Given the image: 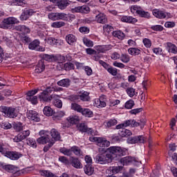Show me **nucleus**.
<instances>
[{"label": "nucleus", "instance_id": "1", "mask_svg": "<svg viewBox=\"0 0 177 177\" xmlns=\"http://www.w3.org/2000/svg\"><path fill=\"white\" fill-rule=\"evenodd\" d=\"M0 112L3 113L4 117L7 118H16L19 115V108L1 106Z\"/></svg>", "mask_w": 177, "mask_h": 177}, {"label": "nucleus", "instance_id": "2", "mask_svg": "<svg viewBox=\"0 0 177 177\" xmlns=\"http://www.w3.org/2000/svg\"><path fill=\"white\" fill-rule=\"evenodd\" d=\"M108 154H111L112 156V160L113 158H117V157H121L124 156L125 153V148H121V147H110L107 149Z\"/></svg>", "mask_w": 177, "mask_h": 177}, {"label": "nucleus", "instance_id": "3", "mask_svg": "<svg viewBox=\"0 0 177 177\" xmlns=\"http://www.w3.org/2000/svg\"><path fill=\"white\" fill-rule=\"evenodd\" d=\"M130 10L131 13L138 15L140 17H144L145 19H149L150 17V13L145 11L142 7L138 5L131 6Z\"/></svg>", "mask_w": 177, "mask_h": 177}, {"label": "nucleus", "instance_id": "4", "mask_svg": "<svg viewBox=\"0 0 177 177\" xmlns=\"http://www.w3.org/2000/svg\"><path fill=\"white\" fill-rule=\"evenodd\" d=\"M50 88H47L39 95L40 102H50L53 99H56L57 95L53 94L50 95Z\"/></svg>", "mask_w": 177, "mask_h": 177}, {"label": "nucleus", "instance_id": "5", "mask_svg": "<svg viewBox=\"0 0 177 177\" xmlns=\"http://www.w3.org/2000/svg\"><path fill=\"white\" fill-rule=\"evenodd\" d=\"M95 161L97 164H109L113 161V156L111 154H98L95 158Z\"/></svg>", "mask_w": 177, "mask_h": 177}, {"label": "nucleus", "instance_id": "6", "mask_svg": "<svg viewBox=\"0 0 177 177\" xmlns=\"http://www.w3.org/2000/svg\"><path fill=\"white\" fill-rule=\"evenodd\" d=\"M39 133L40 137L37 139V143L39 145H46V143H50V138H49V131L41 130Z\"/></svg>", "mask_w": 177, "mask_h": 177}, {"label": "nucleus", "instance_id": "7", "mask_svg": "<svg viewBox=\"0 0 177 177\" xmlns=\"http://www.w3.org/2000/svg\"><path fill=\"white\" fill-rule=\"evenodd\" d=\"M89 139L91 142H95L97 146L100 147H109L110 146V141L106 140V138L91 136Z\"/></svg>", "mask_w": 177, "mask_h": 177}, {"label": "nucleus", "instance_id": "8", "mask_svg": "<svg viewBox=\"0 0 177 177\" xmlns=\"http://www.w3.org/2000/svg\"><path fill=\"white\" fill-rule=\"evenodd\" d=\"M120 162L122 165H130V164H133L134 165H139V159L132 157L127 156L120 159Z\"/></svg>", "mask_w": 177, "mask_h": 177}, {"label": "nucleus", "instance_id": "9", "mask_svg": "<svg viewBox=\"0 0 177 177\" xmlns=\"http://www.w3.org/2000/svg\"><path fill=\"white\" fill-rule=\"evenodd\" d=\"M152 13L157 19H172V15L169 12H165L161 10L154 9Z\"/></svg>", "mask_w": 177, "mask_h": 177}, {"label": "nucleus", "instance_id": "10", "mask_svg": "<svg viewBox=\"0 0 177 177\" xmlns=\"http://www.w3.org/2000/svg\"><path fill=\"white\" fill-rule=\"evenodd\" d=\"M94 107L97 109H103L107 106L106 104V95H101L100 98H95L93 100Z\"/></svg>", "mask_w": 177, "mask_h": 177}, {"label": "nucleus", "instance_id": "11", "mask_svg": "<svg viewBox=\"0 0 177 177\" xmlns=\"http://www.w3.org/2000/svg\"><path fill=\"white\" fill-rule=\"evenodd\" d=\"M127 127H139L138 122H136L135 120H127L123 123L116 126V129H121V128H127Z\"/></svg>", "mask_w": 177, "mask_h": 177}, {"label": "nucleus", "instance_id": "12", "mask_svg": "<svg viewBox=\"0 0 177 177\" xmlns=\"http://www.w3.org/2000/svg\"><path fill=\"white\" fill-rule=\"evenodd\" d=\"M19 19L13 17L6 18L3 20V28H8L12 24H19Z\"/></svg>", "mask_w": 177, "mask_h": 177}, {"label": "nucleus", "instance_id": "13", "mask_svg": "<svg viewBox=\"0 0 177 177\" xmlns=\"http://www.w3.org/2000/svg\"><path fill=\"white\" fill-rule=\"evenodd\" d=\"M3 155L5 156V157L10 158V160H19V158L23 156L21 153L17 151H5V153Z\"/></svg>", "mask_w": 177, "mask_h": 177}, {"label": "nucleus", "instance_id": "14", "mask_svg": "<svg viewBox=\"0 0 177 177\" xmlns=\"http://www.w3.org/2000/svg\"><path fill=\"white\" fill-rule=\"evenodd\" d=\"M73 12L75 13H83L84 15H88L91 12V8L88 6H77L73 9Z\"/></svg>", "mask_w": 177, "mask_h": 177}, {"label": "nucleus", "instance_id": "15", "mask_svg": "<svg viewBox=\"0 0 177 177\" xmlns=\"http://www.w3.org/2000/svg\"><path fill=\"white\" fill-rule=\"evenodd\" d=\"M27 118L28 120H30V121H35V122H39V121H41L38 113L35 111H29L27 113Z\"/></svg>", "mask_w": 177, "mask_h": 177}, {"label": "nucleus", "instance_id": "16", "mask_svg": "<svg viewBox=\"0 0 177 177\" xmlns=\"http://www.w3.org/2000/svg\"><path fill=\"white\" fill-rule=\"evenodd\" d=\"M34 13H35V12L32 9L24 10L20 16V20H21V21L28 20V17H30V16H32Z\"/></svg>", "mask_w": 177, "mask_h": 177}, {"label": "nucleus", "instance_id": "17", "mask_svg": "<svg viewBox=\"0 0 177 177\" xmlns=\"http://www.w3.org/2000/svg\"><path fill=\"white\" fill-rule=\"evenodd\" d=\"M128 143L133 145L135 143H145V137L142 136H139L133 138H130L128 139Z\"/></svg>", "mask_w": 177, "mask_h": 177}, {"label": "nucleus", "instance_id": "18", "mask_svg": "<svg viewBox=\"0 0 177 177\" xmlns=\"http://www.w3.org/2000/svg\"><path fill=\"white\" fill-rule=\"evenodd\" d=\"M122 171V166H114V167H110L106 170V174H110L111 175L112 174H120V171Z\"/></svg>", "mask_w": 177, "mask_h": 177}, {"label": "nucleus", "instance_id": "19", "mask_svg": "<svg viewBox=\"0 0 177 177\" xmlns=\"http://www.w3.org/2000/svg\"><path fill=\"white\" fill-rule=\"evenodd\" d=\"M95 21H97V23H100V24H105L107 21V17H106V15L100 12L97 14V15H95Z\"/></svg>", "mask_w": 177, "mask_h": 177}, {"label": "nucleus", "instance_id": "20", "mask_svg": "<svg viewBox=\"0 0 177 177\" xmlns=\"http://www.w3.org/2000/svg\"><path fill=\"white\" fill-rule=\"evenodd\" d=\"M50 136L52 137V139H50V140H53L54 144L58 140H60V133H59V131L55 129H53L50 131Z\"/></svg>", "mask_w": 177, "mask_h": 177}, {"label": "nucleus", "instance_id": "21", "mask_svg": "<svg viewBox=\"0 0 177 177\" xmlns=\"http://www.w3.org/2000/svg\"><path fill=\"white\" fill-rule=\"evenodd\" d=\"M71 165L74 168H77V169H81V168H82L83 166L80 159L77 158H71Z\"/></svg>", "mask_w": 177, "mask_h": 177}, {"label": "nucleus", "instance_id": "22", "mask_svg": "<svg viewBox=\"0 0 177 177\" xmlns=\"http://www.w3.org/2000/svg\"><path fill=\"white\" fill-rule=\"evenodd\" d=\"M119 135L122 138H128V136H131L132 135V131L128 130L124 127L119 129Z\"/></svg>", "mask_w": 177, "mask_h": 177}, {"label": "nucleus", "instance_id": "23", "mask_svg": "<svg viewBox=\"0 0 177 177\" xmlns=\"http://www.w3.org/2000/svg\"><path fill=\"white\" fill-rule=\"evenodd\" d=\"M16 31H19L21 34H29L30 28H27L24 25H18L15 26Z\"/></svg>", "mask_w": 177, "mask_h": 177}, {"label": "nucleus", "instance_id": "24", "mask_svg": "<svg viewBox=\"0 0 177 177\" xmlns=\"http://www.w3.org/2000/svg\"><path fill=\"white\" fill-rule=\"evenodd\" d=\"M43 113L46 117H52L55 114V110L49 106H46L43 109Z\"/></svg>", "mask_w": 177, "mask_h": 177}, {"label": "nucleus", "instance_id": "25", "mask_svg": "<svg viewBox=\"0 0 177 177\" xmlns=\"http://www.w3.org/2000/svg\"><path fill=\"white\" fill-rule=\"evenodd\" d=\"M68 5H70V3L68 0H58L57 6L59 9H61V10H64Z\"/></svg>", "mask_w": 177, "mask_h": 177}, {"label": "nucleus", "instance_id": "26", "mask_svg": "<svg viewBox=\"0 0 177 177\" xmlns=\"http://www.w3.org/2000/svg\"><path fill=\"white\" fill-rule=\"evenodd\" d=\"M21 41L24 44H29V45H39L40 44L38 39H35L31 42V39L26 36L22 37Z\"/></svg>", "mask_w": 177, "mask_h": 177}, {"label": "nucleus", "instance_id": "27", "mask_svg": "<svg viewBox=\"0 0 177 177\" xmlns=\"http://www.w3.org/2000/svg\"><path fill=\"white\" fill-rule=\"evenodd\" d=\"M81 114H82L84 117H87L88 118H92V117H93V111L88 108H83Z\"/></svg>", "mask_w": 177, "mask_h": 177}, {"label": "nucleus", "instance_id": "28", "mask_svg": "<svg viewBox=\"0 0 177 177\" xmlns=\"http://www.w3.org/2000/svg\"><path fill=\"white\" fill-rule=\"evenodd\" d=\"M45 70V64H44V61L41 60L39 62L38 64L36 66L35 70V73H42Z\"/></svg>", "mask_w": 177, "mask_h": 177}, {"label": "nucleus", "instance_id": "29", "mask_svg": "<svg viewBox=\"0 0 177 177\" xmlns=\"http://www.w3.org/2000/svg\"><path fill=\"white\" fill-rule=\"evenodd\" d=\"M28 48L31 50H37L38 52H45V47L41 45H28Z\"/></svg>", "mask_w": 177, "mask_h": 177}, {"label": "nucleus", "instance_id": "30", "mask_svg": "<svg viewBox=\"0 0 177 177\" xmlns=\"http://www.w3.org/2000/svg\"><path fill=\"white\" fill-rule=\"evenodd\" d=\"M67 121L70 124H77L79 121H81V118L78 115H72L67 118Z\"/></svg>", "mask_w": 177, "mask_h": 177}, {"label": "nucleus", "instance_id": "31", "mask_svg": "<svg viewBox=\"0 0 177 177\" xmlns=\"http://www.w3.org/2000/svg\"><path fill=\"white\" fill-rule=\"evenodd\" d=\"M80 99L82 100V102H89L91 100V97H89V93L86 91H83L80 95Z\"/></svg>", "mask_w": 177, "mask_h": 177}, {"label": "nucleus", "instance_id": "32", "mask_svg": "<svg viewBox=\"0 0 177 177\" xmlns=\"http://www.w3.org/2000/svg\"><path fill=\"white\" fill-rule=\"evenodd\" d=\"M71 110L77 111V113H82L84 108L77 103H72L71 106Z\"/></svg>", "mask_w": 177, "mask_h": 177}, {"label": "nucleus", "instance_id": "33", "mask_svg": "<svg viewBox=\"0 0 177 177\" xmlns=\"http://www.w3.org/2000/svg\"><path fill=\"white\" fill-rule=\"evenodd\" d=\"M59 151L64 156H73L72 148L67 149L66 147H62L59 149Z\"/></svg>", "mask_w": 177, "mask_h": 177}, {"label": "nucleus", "instance_id": "34", "mask_svg": "<svg viewBox=\"0 0 177 177\" xmlns=\"http://www.w3.org/2000/svg\"><path fill=\"white\" fill-rule=\"evenodd\" d=\"M112 35L115 38H118V39H124V38L125 37V34H124V32H122L121 30L113 31Z\"/></svg>", "mask_w": 177, "mask_h": 177}, {"label": "nucleus", "instance_id": "35", "mask_svg": "<svg viewBox=\"0 0 177 177\" xmlns=\"http://www.w3.org/2000/svg\"><path fill=\"white\" fill-rule=\"evenodd\" d=\"M66 40L69 45H71V44H74V42H76L77 38H75L74 35L70 34L66 36Z\"/></svg>", "mask_w": 177, "mask_h": 177}, {"label": "nucleus", "instance_id": "36", "mask_svg": "<svg viewBox=\"0 0 177 177\" xmlns=\"http://www.w3.org/2000/svg\"><path fill=\"white\" fill-rule=\"evenodd\" d=\"M47 44L48 45H57L59 44V45L62 44V40H57L53 37H50L47 40Z\"/></svg>", "mask_w": 177, "mask_h": 177}, {"label": "nucleus", "instance_id": "37", "mask_svg": "<svg viewBox=\"0 0 177 177\" xmlns=\"http://www.w3.org/2000/svg\"><path fill=\"white\" fill-rule=\"evenodd\" d=\"M54 62L57 63H64L66 62V57L61 55H54Z\"/></svg>", "mask_w": 177, "mask_h": 177}, {"label": "nucleus", "instance_id": "38", "mask_svg": "<svg viewBox=\"0 0 177 177\" xmlns=\"http://www.w3.org/2000/svg\"><path fill=\"white\" fill-rule=\"evenodd\" d=\"M57 85L59 86H70V80L69 79H63L57 82Z\"/></svg>", "mask_w": 177, "mask_h": 177}, {"label": "nucleus", "instance_id": "39", "mask_svg": "<svg viewBox=\"0 0 177 177\" xmlns=\"http://www.w3.org/2000/svg\"><path fill=\"white\" fill-rule=\"evenodd\" d=\"M52 100H54L53 104L55 107H57L58 109H62V107H63V102L59 99V95H57V97L53 99Z\"/></svg>", "mask_w": 177, "mask_h": 177}, {"label": "nucleus", "instance_id": "40", "mask_svg": "<svg viewBox=\"0 0 177 177\" xmlns=\"http://www.w3.org/2000/svg\"><path fill=\"white\" fill-rule=\"evenodd\" d=\"M26 144L30 147L35 149L37 147V142L34 138H29L26 139Z\"/></svg>", "mask_w": 177, "mask_h": 177}, {"label": "nucleus", "instance_id": "41", "mask_svg": "<svg viewBox=\"0 0 177 177\" xmlns=\"http://www.w3.org/2000/svg\"><path fill=\"white\" fill-rule=\"evenodd\" d=\"M94 169L91 165H86L84 167V172L86 175L91 176L93 174Z\"/></svg>", "mask_w": 177, "mask_h": 177}, {"label": "nucleus", "instance_id": "42", "mask_svg": "<svg viewBox=\"0 0 177 177\" xmlns=\"http://www.w3.org/2000/svg\"><path fill=\"white\" fill-rule=\"evenodd\" d=\"M128 50L129 55H131L132 56H136L140 54V50L139 48H130Z\"/></svg>", "mask_w": 177, "mask_h": 177}, {"label": "nucleus", "instance_id": "43", "mask_svg": "<svg viewBox=\"0 0 177 177\" xmlns=\"http://www.w3.org/2000/svg\"><path fill=\"white\" fill-rule=\"evenodd\" d=\"M43 59L44 60H46V62H55V55H48V54H44L43 55Z\"/></svg>", "mask_w": 177, "mask_h": 177}, {"label": "nucleus", "instance_id": "44", "mask_svg": "<svg viewBox=\"0 0 177 177\" xmlns=\"http://www.w3.org/2000/svg\"><path fill=\"white\" fill-rule=\"evenodd\" d=\"M77 129L80 132H87L88 131V126H86V124H85V123H80V124H77Z\"/></svg>", "mask_w": 177, "mask_h": 177}, {"label": "nucleus", "instance_id": "45", "mask_svg": "<svg viewBox=\"0 0 177 177\" xmlns=\"http://www.w3.org/2000/svg\"><path fill=\"white\" fill-rule=\"evenodd\" d=\"M64 26H66V23L64 21H55L51 24V27H53V28H60L64 27Z\"/></svg>", "mask_w": 177, "mask_h": 177}, {"label": "nucleus", "instance_id": "46", "mask_svg": "<svg viewBox=\"0 0 177 177\" xmlns=\"http://www.w3.org/2000/svg\"><path fill=\"white\" fill-rule=\"evenodd\" d=\"M64 115H66V113L63 111H59L54 115L53 119L54 120H60V118H63V117H64Z\"/></svg>", "mask_w": 177, "mask_h": 177}, {"label": "nucleus", "instance_id": "47", "mask_svg": "<svg viewBox=\"0 0 177 177\" xmlns=\"http://www.w3.org/2000/svg\"><path fill=\"white\" fill-rule=\"evenodd\" d=\"M120 60L122 62V63H129L131 57H129L128 54H122L120 55Z\"/></svg>", "mask_w": 177, "mask_h": 177}, {"label": "nucleus", "instance_id": "48", "mask_svg": "<svg viewBox=\"0 0 177 177\" xmlns=\"http://www.w3.org/2000/svg\"><path fill=\"white\" fill-rule=\"evenodd\" d=\"M72 153H74L75 156H82V151L77 146L72 147Z\"/></svg>", "mask_w": 177, "mask_h": 177}, {"label": "nucleus", "instance_id": "49", "mask_svg": "<svg viewBox=\"0 0 177 177\" xmlns=\"http://www.w3.org/2000/svg\"><path fill=\"white\" fill-rule=\"evenodd\" d=\"M127 93L129 96V97H133V96L138 95V93L135 91V88H128L127 89Z\"/></svg>", "mask_w": 177, "mask_h": 177}, {"label": "nucleus", "instance_id": "50", "mask_svg": "<svg viewBox=\"0 0 177 177\" xmlns=\"http://www.w3.org/2000/svg\"><path fill=\"white\" fill-rule=\"evenodd\" d=\"M117 123H118L117 120L112 119L106 122L105 123V125L107 128H111V127H114V125H117Z\"/></svg>", "mask_w": 177, "mask_h": 177}, {"label": "nucleus", "instance_id": "51", "mask_svg": "<svg viewBox=\"0 0 177 177\" xmlns=\"http://www.w3.org/2000/svg\"><path fill=\"white\" fill-rule=\"evenodd\" d=\"M64 69L66 70V71H70V70H74L75 66H74V64L71 63V62H67L64 64Z\"/></svg>", "mask_w": 177, "mask_h": 177}, {"label": "nucleus", "instance_id": "52", "mask_svg": "<svg viewBox=\"0 0 177 177\" xmlns=\"http://www.w3.org/2000/svg\"><path fill=\"white\" fill-rule=\"evenodd\" d=\"M40 174L41 176H45V177H54L55 175L53 174L52 172L48 171V170H42L40 171Z\"/></svg>", "mask_w": 177, "mask_h": 177}, {"label": "nucleus", "instance_id": "53", "mask_svg": "<svg viewBox=\"0 0 177 177\" xmlns=\"http://www.w3.org/2000/svg\"><path fill=\"white\" fill-rule=\"evenodd\" d=\"M12 140L15 143H19V142H23V140H24V138L22 137L21 134L19 133L15 136Z\"/></svg>", "mask_w": 177, "mask_h": 177}, {"label": "nucleus", "instance_id": "54", "mask_svg": "<svg viewBox=\"0 0 177 177\" xmlns=\"http://www.w3.org/2000/svg\"><path fill=\"white\" fill-rule=\"evenodd\" d=\"M4 169L7 171V172H10L11 174H13L15 172V166L12 165H7L3 167Z\"/></svg>", "mask_w": 177, "mask_h": 177}, {"label": "nucleus", "instance_id": "55", "mask_svg": "<svg viewBox=\"0 0 177 177\" xmlns=\"http://www.w3.org/2000/svg\"><path fill=\"white\" fill-rule=\"evenodd\" d=\"M103 30H104V32H106V34H110V32H111V31L113 30V28L110 25L106 24L103 26Z\"/></svg>", "mask_w": 177, "mask_h": 177}, {"label": "nucleus", "instance_id": "56", "mask_svg": "<svg viewBox=\"0 0 177 177\" xmlns=\"http://www.w3.org/2000/svg\"><path fill=\"white\" fill-rule=\"evenodd\" d=\"M26 100H28V102H30L32 104H37L38 103V97H37V96L26 97Z\"/></svg>", "mask_w": 177, "mask_h": 177}, {"label": "nucleus", "instance_id": "57", "mask_svg": "<svg viewBox=\"0 0 177 177\" xmlns=\"http://www.w3.org/2000/svg\"><path fill=\"white\" fill-rule=\"evenodd\" d=\"M135 106V102L132 100H129L125 103L124 107L125 109H131L132 107Z\"/></svg>", "mask_w": 177, "mask_h": 177}, {"label": "nucleus", "instance_id": "58", "mask_svg": "<svg viewBox=\"0 0 177 177\" xmlns=\"http://www.w3.org/2000/svg\"><path fill=\"white\" fill-rule=\"evenodd\" d=\"M48 19H50V20H53V21H56V20H59L58 19V12H52L50 13L48 15Z\"/></svg>", "mask_w": 177, "mask_h": 177}, {"label": "nucleus", "instance_id": "59", "mask_svg": "<svg viewBox=\"0 0 177 177\" xmlns=\"http://www.w3.org/2000/svg\"><path fill=\"white\" fill-rule=\"evenodd\" d=\"M167 49L170 53H177V47L175 45L168 46Z\"/></svg>", "mask_w": 177, "mask_h": 177}, {"label": "nucleus", "instance_id": "60", "mask_svg": "<svg viewBox=\"0 0 177 177\" xmlns=\"http://www.w3.org/2000/svg\"><path fill=\"white\" fill-rule=\"evenodd\" d=\"M121 103V101L120 100H114V99H110L109 100V104L111 106H118Z\"/></svg>", "mask_w": 177, "mask_h": 177}, {"label": "nucleus", "instance_id": "61", "mask_svg": "<svg viewBox=\"0 0 177 177\" xmlns=\"http://www.w3.org/2000/svg\"><path fill=\"white\" fill-rule=\"evenodd\" d=\"M68 17L67 14L63 12H58V20H68Z\"/></svg>", "mask_w": 177, "mask_h": 177}, {"label": "nucleus", "instance_id": "62", "mask_svg": "<svg viewBox=\"0 0 177 177\" xmlns=\"http://www.w3.org/2000/svg\"><path fill=\"white\" fill-rule=\"evenodd\" d=\"M151 30L153 31H162L164 27L161 25H154L151 27Z\"/></svg>", "mask_w": 177, "mask_h": 177}, {"label": "nucleus", "instance_id": "63", "mask_svg": "<svg viewBox=\"0 0 177 177\" xmlns=\"http://www.w3.org/2000/svg\"><path fill=\"white\" fill-rule=\"evenodd\" d=\"M108 73L111 74V75L115 76L117 75V68L113 67H109L107 69Z\"/></svg>", "mask_w": 177, "mask_h": 177}, {"label": "nucleus", "instance_id": "64", "mask_svg": "<svg viewBox=\"0 0 177 177\" xmlns=\"http://www.w3.org/2000/svg\"><path fill=\"white\" fill-rule=\"evenodd\" d=\"M1 128H3V129H10L12 124L8 122H3L1 123Z\"/></svg>", "mask_w": 177, "mask_h": 177}]
</instances>
